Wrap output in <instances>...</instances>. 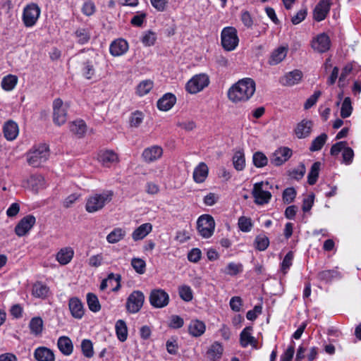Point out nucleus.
<instances>
[{
	"label": "nucleus",
	"instance_id": "de8ad7c7",
	"mask_svg": "<svg viewBox=\"0 0 361 361\" xmlns=\"http://www.w3.org/2000/svg\"><path fill=\"white\" fill-rule=\"evenodd\" d=\"M75 35L77 39V42L80 44L87 43L90 39V33L87 28H78L75 32Z\"/></svg>",
	"mask_w": 361,
	"mask_h": 361
},
{
	"label": "nucleus",
	"instance_id": "a18cd8bd",
	"mask_svg": "<svg viewBox=\"0 0 361 361\" xmlns=\"http://www.w3.org/2000/svg\"><path fill=\"white\" fill-rule=\"evenodd\" d=\"M87 302L89 309L93 312H97L101 310V305L96 295L89 293L87 295Z\"/></svg>",
	"mask_w": 361,
	"mask_h": 361
},
{
	"label": "nucleus",
	"instance_id": "473e14b6",
	"mask_svg": "<svg viewBox=\"0 0 361 361\" xmlns=\"http://www.w3.org/2000/svg\"><path fill=\"white\" fill-rule=\"evenodd\" d=\"M252 328L250 326L245 328L241 331L240 335V345L243 348H246L249 345H251L253 346L256 345L257 341L255 338V337H253L252 336Z\"/></svg>",
	"mask_w": 361,
	"mask_h": 361
},
{
	"label": "nucleus",
	"instance_id": "338daca9",
	"mask_svg": "<svg viewBox=\"0 0 361 361\" xmlns=\"http://www.w3.org/2000/svg\"><path fill=\"white\" fill-rule=\"evenodd\" d=\"M102 254H97L91 256L88 259V264L90 267L97 268L103 264Z\"/></svg>",
	"mask_w": 361,
	"mask_h": 361
},
{
	"label": "nucleus",
	"instance_id": "9b49d317",
	"mask_svg": "<svg viewBox=\"0 0 361 361\" xmlns=\"http://www.w3.org/2000/svg\"><path fill=\"white\" fill-rule=\"evenodd\" d=\"M150 305L155 308H163L169 303V295L163 289L156 288L150 292L149 297Z\"/></svg>",
	"mask_w": 361,
	"mask_h": 361
},
{
	"label": "nucleus",
	"instance_id": "49530a36",
	"mask_svg": "<svg viewBox=\"0 0 361 361\" xmlns=\"http://www.w3.org/2000/svg\"><path fill=\"white\" fill-rule=\"evenodd\" d=\"M252 162L257 168H262L267 165L268 158L263 152H257L252 156Z\"/></svg>",
	"mask_w": 361,
	"mask_h": 361
},
{
	"label": "nucleus",
	"instance_id": "5fc2aeb1",
	"mask_svg": "<svg viewBox=\"0 0 361 361\" xmlns=\"http://www.w3.org/2000/svg\"><path fill=\"white\" fill-rule=\"evenodd\" d=\"M83 77L87 80H91L95 75V69L91 61H86L83 63L81 70Z\"/></svg>",
	"mask_w": 361,
	"mask_h": 361
},
{
	"label": "nucleus",
	"instance_id": "680f3d73",
	"mask_svg": "<svg viewBox=\"0 0 361 361\" xmlns=\"http://www.w3.org/2000/svg\"><path fill=\"white\" fill-rule=\"evenodd\" d=\"M296 196V191L293 188H288L283 192V200L285 203L292 202Z\"/></svg>",
	"mask_w": 361,
	"mask_h": 361
},
{
	"label": "nucleus",
	"instance_id": "ddd939ff",
	"mask_svg": "<svg viewBox=\"0 0 361 361\" xmlns=\"http://www.w3.org/2000/svg\"><path fill=\"white\" fill-rule=\"evenodd\" d=\"M36 223V219L33 215L29 214L21 219L15 227V233L18 237L27 235Z\"/></svg>",
	"mask_w": 361,
	"mask_h": 361
},
{
	"label": "nucleus",
	"instance_id": "3c124183",
	"mask_svg": "<svg viewBox=\"0 0 361 361\" xmlns=\"http://www.w3.org/2000/svg\"><path fill=\"white\" fill-rule=\"evenodd\" d=\"M81 350L83 355L91 358L94 355L93 344L89 339H84L81 342Z\"/></svg>",
	"mask_w": 361,
	"mask_h": 361
},
{
	"label": "nucleus",
	"instance_id": "5701e85b",
	"mask_svg": "<svg viewBox=\"0 0 361 361\" xmlns=\"http://www.w3.org/2000/svg\"><path fill=\"white\" fill-rule=\"evenodd\" d=\"M74 256V250L71 247L61 248L56 255V260L62 266L68 264Z\"/></svg>",
	"mask_w": 361,
	"mask_h": 361
},
{
	"label": "nucleus",
	"instance_id": "72a5a7b5",
	"mask_svg": "<svg viewBox=\"0 0 361 361\" xmlns=\"http://www.w3.org/2000/svg\"><path fill=\"white\" fill-rule=\"evenodd\" d=\"M317 278L319 280L329 283L334 279H340L342 274L337 269L324 270L318 273Z\"/></svg>",
	"mask_w": 361,
	"mask_h": 361
},
{
	"label": "nucleus",
	"instance_id": "cd10ccee",
	"mask_svg": "<svg viewBox=\"0 0 361 361\" xmlns=\"http://www.w3.org/2000/svg\"><path fill=\"white\" fill-rule=\"evenodd\" d=\"M176 98L171 93L165 94L157 102V108L164 111L170 110L176 104Z\"/></svg>",
	"mask_w": 361,
	"mask_h": 361
},
{
	"label": "nucleus",
	"instance_id": "c85d7f7f",
	"mask_svg": "<svg viewBox=\"0 0 361 361\" xmlns=\"http://www.w3.org/2000/svg\"><path fill=\"white\" fill-rule=\"evenodd\" d=\"M288 47L281 46L275 49L271 54L269 63L271 66L277 65L286 57L288 54Z\"/></svg>",
	"mask_w": 361,
	"mask_h": 361
},
{
	"label": "nucleus",
	"instance_id": "69168bd1",
	"mask_svg": "<svg viewBox=\"0 0 361 361\" xmlns=\"http://www.w3.org/2000/svg\"><path fill=\"white\" fill-rule=\"evenodd\" d=\"M322 92L319 90L315 91L312 95H311L305 102L304 108L309 109L312 107L317 102L319 97L321 96Z\"/></svg>",
	"mask_w": 361,
	"mask_h": 361
},
{
	"label": "nucleus",
	"instance_id": "37998d69",
	"mask_svg": "<svg viewBox=\"0 0 361 361\" xmlns=\"http://www.w3.org/2000/svg\"><path fill=\"white\" fill-rule=\"evenodd\" d=\"M154 82L151 80H145L141 81L137 86L136 94L142 97L148 94L153 88Z\"/></svg>",
	"mask_w": 361,
	"mask_h": 361
},
{
	"label": "nucleus",
	"instance_id": "423d86ee",
	"mask_svg": "<svg viewBox=\"0 0 361 361\" xmlns=\"http://www.w3.org/2000/svg\"><path fill=\"white\" fill-rule=\"evenodd\" d=\"M145 297L141 290H133L127 298L126 310L130 314H136L142 309Z\"/></svg>",
	"mask_w": 361,
	"mask_h": 361
},
{
	"label": "nucleus",
	"instance_id": "aec40b11",
	"mask_svg": "<svg viewBox=\"0 0 361 361\" xmlns=\"http://www.w3.org/2000/svg\"><path fill=\"white\" fill-rule=\"evenodd\" d=\"M68 307L73 317L75 319H81L85 314V308L81 300L73 297L70 298L68 302Z\"/></svg>",
	"mask_w": 361,
	"mask_h": 361
},
{
	"label": "nucleus",
	"instance_id": "0eeeda50",
	"mask_svg": "<svg viewBox=\"0 0 361 361\" xmlns=\"http://www.w3.org/2000/svg\"><path fill=\"white\" fill-rule=\"evenodd\" d=\"M41 13L40 8L37 4L31 3L24 8L22 14V20L26 27H32L37 23Z\"/></svg>",
	"mask_w": 361,
	"mask_h": 361
},
{
	"label": "nucleus",
	"instance_id": "a211bd4d",
	"mask_svg": "<svg viewBox=\"0 0 361 361\" xmlns=\"http://www.w3.org/2000/svg\"><path fill=\"white\" fill-rule=\"evenodd\" d=\"M302 73L300 70H293L286 73L280 78V83L283 86L291 87L298 84L302 78Z\"/></svg>",
	"mask_w": 361,
	"mask_h": 361
},
{
	"label": "nucleus",
	"instance_id": "2eb2a0df",
	"mask_svg": "<svg viewBox=\"0 0 361 361\" xmlns=\"http://www.w3.org/2000/svg\"><path fill=\"white\" fill-rule=\"evenodd\" d=\"M163 148L159 145H152L145 148L142 153V158L145 163L154 162L163 155Z\"/></svg>",
	"mask_w": 361,
	"mask_h": 361
},
{
	"label": "nucleus",
	"instance_id": "e433bc0d",
	"mask_svg": "<svg viewBox=\"0 0 361 361\" xmlns=\"http://www.w3.org/2000/svg\"><path fill=\"white\" fill-rule=\"evenodd\" d=\"M115 330L118 339L124 342L128 338V327L126 323L123 319H118L115 324Z\"/></svg>",
	"mask_w": 361,
	"mask_h": 361
},
{
	"label": "nucleus",
	"instance_id": "a19ab883",
	"mask_svg": "<svg viewBox=\"0 0 361 361\" xmlns=\"http://www.w3.org/2000/svg\"><path fill=\"white\" fill-rule=\"evenodd\" d=\"M233 164L237 171H243L245 167V157L243 150L239 149L235 152L233 157Z\"/></svg>",
	"mask_w": 361,
	"mask_h": 361
},
{
	"label": "nucleus",
	"instance_id": "9d476101",
	"mask_svg": "<svg viewBox=\"0 0 361 361\" xmlns=\"http://www.w3.org/2000/svg\"><path fill=\"white\" fill-rule=\"evenodd\" d=\"M209 79L204 73L194 75L186 84V90L190 94H196L207 87Z\"/></svg>",
	"mask_w": 361,
	"mask_h": 361
},
{
	"label": "nucleus",
	"instance_id": "79ce46f5",
	"mask_svg": "<svg viewBox=\"0 0 361 361\" xmlns=\"http://www.w3.org/2000/svg\"><path fill=\"white\" fill-rule=\"evenodd\" d=\"M328 139V135L326 133H322L319 136L316 137L310 146V151L317 152L322 149L323 146L325 145Z\"/></svg>",
	"mask_w": 361,
	"mask_h": 361
},
{
	"label": "nucleus",
	"instance_id": "603ef678",
	"mask_svg": "<svg viewBox=\"0 0 361 361\" xmlns=\"http://www.w3.org/2000/svg\"><path fill=\"white\" fill-rule=\"evenodd\" d=\"M320 169V163L319 162H314L310 169V171L309 172L307 178H308V183L311 185L316 183L317 180V178L319 176V171Z\"/></svg>",
	"mask_w": 361,
	"mask_h": 361
},
{
	"label": "nucleus",
	"instance_id": "052dcab7",
	"mask_svg": "<svg viewBox=\"0 0 361 361\" xmlns=\"http://www.w3.org/2000/svg\"><path fill=\"white\" fill-rule=\"evenodd\" d=\"M143 114L140 111H135L133 113L130 118V125L131 127H138L143 121Z\"/></svg>",
	"mask_w": 361,
	"mask_h": 361
},
{
	"label": "nucleus",
	"instance_id": "4468645a",
	"mask_svg": "<svg viewBox=\"0 0 361 361\" xmlns=\"http://www.w3.org/2000/svg\"><path fill=\"white\" fill-rule=\"evenodd\" d=\"M292 156V150L286 147H279L270 157L271 164L279 166L286 162Z\"/></svg>",
	"mask_w": 361,
	"mask_h": 361
},
{
	"label": "nucleus",
	"instance_id": "a878e982",
	"mask_svg": "<svg viewBox=\"0 0 361 361\" xmlns=\"http://www.w3.org/2000/svg\"><path fill=\"white\" fill-rule=\"evenodd\" d=\"M57 347L59 351L65 356H69L73 353V344L68 336H60L57 341Z\"/></svg>",
	"mask_w": 361,
	"mask_h": 361
},
{
	"label": "nucleus",
	"instance_id": "2f4dec72",
	"mask_svg": "<svg viewBox=\"0 0 361 361\" xmlns=\"http://www.w3.org/2000/svg\"><path fill=\"white\" fill-rule=\"evenodd\" d=\"M126 228L121 227L114 228L107 235L106 241L110 244H116L123 240L126 236Z\"/></svg>",
	"mask_w": 361,
	"mask_h": 361
},
{
	"label": "nucleus",
	"instance_id": "f03ea898",
	"mask_svg": "<svg viewBox=\"0 0 361 361\" xmlns=\"http://www.w3.org/2000/svg\"><path fill=\"white\" fill-rule=\"evenodd\" d=\"M113 197L114 192L111 190L93 192L86 198L85 210L88 213L99 212L112 200Z\"/></svg>",
	"mask_w": 361,
	"mask_h": 361
},
{
	"label": "nucleus",
	"instance_id": "c03bdc74",
	"mask_svg": "<svg viewBox=\"0 0 361 361\" xmlns=\"http://www.w3.org/2000/svg\"><path fill=\"white\" fill-rule=\"evenodd\" d=\"M353 108L352 106L351 99L349 97H345L341 107V116L343 118H346L350 116L352 114Z\"/></svg>",
	"mask_w": 361,
	"mask_h": 361
},
{
	"label": "nucleus",
	"instance_id": "39448f33",
	"mask_svg": "<svg viewBox=\"0 0 361 361\" xmlns=\"http://www.w3.org/2000/svg\"><path fill=\"white\" fill-rule=\"evenodd\" d=\"M221 44L227 51L235 50L239 44V37L235 27L228 26L223 28L221 32Z\"/></svg>",
	"mask_w": 361,
	"mask_h": 361
},
{
	"label": "nucleus",
	"instance_id": "7ed1b4c3",
	"mask_svg": "<svg viewBox=\"0 0 361 361\" xmlns=\"http://www.w3.org/2000/svg\"><path fill=\"white\" fill-rule=\"evenodd\" d=\"M271 188V186L267 181L255 183L252 190L255 203L258 205L268 204L272 197L269 191Z\"/></svg>",
	"mask_w": 361,
	"mask_h": 361
},
{
	"label": "nucleus",
	"instance_id": "1a4fd4ad",
	"mask_svg": "<svg viewBox=\"0 0 361 361\" xmlns=\"http://www.w3.org/2000/svg\"><path fill=\"white\" fill-rule=\"evenodd\" d=\"M68 105L60 98L53 102V121L56 125L61 126L67 121Z\"/></svg>",
	"mask_w": 361,
	"mask_h": 361
},
{
	"label": "nucleus",
	"instance_id": "8fccbe9b",
	"mask_svg": "<svg viewBox=\"0 0 361 361\" xmlns=\"http://www.w3.org/2000/svg\"><path fill=\"white\" fill-rule=\"evenodd\" d=\"M178 293L180 298L185 302H190L193 298V293L191 288L189 286H180L178 288Z\"/></svg>",
	"mask_w": 361,
	"mask_h": 361
},
{
	"label": "nucleus",
	"instance_id": "412c9836",
	"mask_svg": "<svg viewBox=\"0 0 361 361\" xmlns=\"http://www.w3.org/2000/svg\"><path fill=\"white\" fill-rule=\"evenodd\" d=\"M209 175V168L204 162H200L194 169L192 173L193 180L196 183H202L207 178Z\"/></svg>",
	"mask_w": 361,
	"mask_h": 361
},
{
	"label": "nucleus",
	"instance_id": "13d9d810",
	"mask_svg": "<svg viewBox=\"0 0 361 361\" xmlns=\"http://www.w3.org/2000/svg\"><path fill=\"white\" fill-rule=\"evenodd\" d=\"M238 225L239 229L245 233L250 232L252 228L251 219L244 216H240L238 219Z\"/></svg>",
	"mask_w": 361,
	"mask_h": 361
},
{
	"label": "nucleus",
	"instance_id": "e2e57ef3",
	"mask_svg": "<svg viewBox=\"0 0 361 361\" xmlns=\"http://www.w3.org/2000/svg\"><path fill=\"white\" fill-rule=\"evenodd\" d=\"M156 35L154 32L148 31L145 33L142 37V42L145 46H152L156 41Z\"/></svg>",
	"mask_w": 361,
	"mask_h": 361
},
{
	"label": "nucleus",
	"instance_id": "4c0bfd02",
	"mask_svg": "<svg viewBox=\"0 0 361 361\" xmlns=\"http://www.w3.org/2000/svg\"><path fill=\"white\" fill-rule=\"evenodd\" d=\"M49 293V287L42 282H37L32 287V295L38 298L44 299Z\"/></svg>",
	"mask_w": 361,
	"mask_h": 361
},
{
	"label": "nucleus",
	"instance_id": "c756f323",
	"mask_svg": "<svg viewBox=\"0 0 361 361\" xmlns=\"http://www.w3.org/2000/svg\"><path fill=\"white\" fill-rule=\"evenodd\" d=\"M3 132L4 137L7 140H14L17 137L19 133L18 126L16 122L13 121H8L4 124Z\"/></svg>",
	"mask_w": 361,
	"mask_h": 361
},
{
	"label": "nucleus",
	"instance_id": "774afa93",
	"mask_svg": "<svg viewBox=\"0 0 361 361\" xmlns=\"http://www.w3.org/2000/svg\"><path fill=\"white\" fill-rule=\"evenodd\" d=\"M342 156L343 162L346 165H349L353 160L354 152L350 147H346L342 153Z\"/></svg>",
	"mask_w": 361,
	"mask_h": 361
},
{
	"label": "nucleus",
	"instance_id": "0e129e2a",
	"mask_svg": "<svg viewBox=\"0 0 361 361\" xmlns=\"http://www.w3.org/2000/svg\"><path fill=\"white\" fill-rule=\"evenodd\" d=\"M184 324V320L178 315H172L170 317L169 326L172 329H180Z\"/></svg>",
	"mask_w": 361,
	"mask_h": 361
},
{
	"label": "nucleus",
	"instance_id": "bb28decb",
	"mask_svg": "<svg viewBox=\"0 0 361 361\" xmlns=\"http://www.w3.org/2000/svg\"><path fill=\"white\" fill-rule=\"evenodd\" d=\"M224 348L219 342L213 343L208 348L206 355L210 361H219L223 354Z\"/></svg>",
	"mask_w": 361,
	"mask_h": 361
},
{
	"label": "nucleus",
	"instance_id": "6e6552de",
	"mask_svg": "<svg viewBox=\"0 0 361 361\" xmlns=\"http://www.w3.org/2000/svg\"><path fill=\"white\" fill-rule=\"evenodd\" d=\"M197 231L202 237L208 238L213 235L215 228V221L211 215H201L197 219Z\"/></svg>",
	"mask_w": 361,
	"mask_h": 361
},
{
	"label": "nucleus",
	"instance_id": "ea45409f",
	"mask_svg": "<svg viewBox=\"0 0 361 361\" xmlns=\"http://www.w3.org/2000/svg\"><path fill=\"white\" fill-rule=\"evenodd\" d=\"M69 128L73 133L80 137L83 136L87 131V126L82 120H76L70 123Z\"/></svg>",
	"mask_w": 361,
	"mask_h": 361
},
{
	"label": "nucleus",
	"instance_id": "f257e3e1",
	"mask_svg": "<svg viewBox=\"0 0 361 361\" xmlns=\"http://www.w3.org/2000/svg\"><path fill=\"white\" fill-rule=\"evenodd\" d=\"M256 90V83L252 78H244L233 84L228 90V99L234 103H244L249 101Z\"/></svg>",
	"mask_w": 361,
	"mask_h": 361
},
{
	"label": "nucleus",
	"instance_id": "4d7b16f0",
	"mask_svg": "<svg viewBox=\"0 0 361 361\" xmlns=\"http://www.w3.org/2000/svg\"><path fill=\"white\" fill-rule=\"evenodd\" d=\"M269 245V240L265 235H259L255 238V246L259 251L265 250Z\"/></svg>",
	"mask_w": 361,
	"mask_h": 361
},
{
	"label": "nucleus",
	"instance_id": "20e7f679",
	"mask_svg": "<svg viewBox=\"0 0 361 361\" xmlns=\"http://www.w3.org/2000/svg\"><path fill=\"white\" fill-rule=\"evenodd\" d=\"M49 156V147L47 145L42 144L33 147L27 153V161L29 165L38 167L48 159Z\"/></svg>",
	"mask_w": 361,
	"mask_h": 361
},
{
	"label": "nucleus",
	"instance_id": "7c9ffc66",
	"mask_svg": "<svg viewBox=\"0 0 361 361\" xmlns=\"http://www.w3.org/2000/svg\"><path fill=\"white\" fill-rule=\"evenodd\" d=\"M152 231V225L150 223H145L136 228L131 236L134 241L144 239Z\"/></svg>",
	"mask_w": 361,
	"mask_h": 361
},
{
	"label": "nucleus",
	"instance_id": "6ab92c4d",
	"mask_svg": "<svg viewBox=\"0 0 361 361\" xmlns=\"http://www.w3.org/2000/svg\"><path fill=\"white\" fill-rule=\"evenodd\" d=\"M331 0H321L314 10V18L319 22L325 19L329 12Z\"/></svg>",
	"mask_w": 361,
	"mask_h": 361
},
{
	"label": "nucleus",
	"instance_id": "bf43d9fd",
	"mask_svg": "<svg viewBox=\"0 0 361 361\" xmlns=\"http://www.w3.org/2000/svg\"><path fill=\"white\" fill-rule=\"evenodd\" d=\"M353 66L350 64L346 65L342 70L340 77L338 78V86L341 88H343L347 82L346 78L351 73Z\"/></svg>",
	"mask_w": 361,
	"mask_h": 361
},
{
	"label": "nucleus",
	"instance_id": "393cba45",
	"mask_svg": "<svg viewBox=\"0 0 361 361\" xmlns=\"http://www.w3.org/2000/svg\"><path fill=\"white\" fill-rule=\"evenodd\" d=\"M128 50V44L127 41L123 39L114 41L109 47L110 54L114 56H120L124 54Z\"/></svg>",
	"mask_w": 361,
	"mask_h": 361
},
{
	"label": "nucleus",
	"instance_id": "f3484780",
	"mask_svg": "<svg viewBox=\"0 0 361 361\" xmlns=\"http://www.w3.org/2000/svg\"><path fill=\"white\" fill-rule=\"evenodd\" d=\"M312 127V121L303 119L296 125L294 130L295 135L298 139L306 138L310 135Z\"/></svg>",
	"mask_w": 361,
	"mask_h": 361
},
{
	"label": "nucleus",
	"instance_id": "09e8293b",
	"mask_svg": "<svg viewBox=\"0 0 361 361\" xmlns=\"http://www.w3.org/2000/svg\"><path fill=\"white\" fill-rule=\"evenodd\" d=\"M294 259V254L292 251H289L286 256L284 257L281 264V271L285 275L288 273L290 267L293 264V261Z\"/></svg>",
	"mask_w": 361,
	"mask_h": 361
},
{
	"label": "nucleus",
	"instance_id": "4be33fe9",
	"mask_svg": "<svg viewBox=\"0 0 361 361\" xmlns=\"http://www.w3.org/2000/svg\"><path fill=\"white\" fill-rule=\"evenodd\" d=\"M206 331V325L204 322L199 319H192L188 325V334L192 337H200Z\"/></svg>",
	"mask_w": 361,
	"mask_h": 361
},
{
	"label": "nucleus",
	"instance_id": "f8f14e48",
	"mask_svg": "<svg viewBox=\"0 0 361 361\" xmlns=\"http://www.w3.org/2000/svg\"><path fill=\"white\" fill-rule=\"evenodd\" d=\"M310 44L314 51L322 54L330 49L331 43L329 35L323 32L313 37Z\"/></svg>",
	"mask_w": 361,
	"mask_h": 361
},
{
	"label": "nucleus",
	"instance_id": "b1692460",
	"mask_svg": "<svg viewBox=\"0 0 361 361\" xmlns=\"http://www.w3.org/2000/svg\"><path fill=\"white\" fill-rule=\"evenodd\" d=\"M37 361H55V355L52 350L40 346L37 348L33 353Z\"/></svg>",
	"mask_w": 361,
	"mask_h": 361
},
{
	"label": "nucleus",
	"instance_id": "6e6d98bb",
	"mask_svg": "<svg viewBox=\"0 0 361 361\" xmlns=\"http://www.w3.org/2000/svg\"><path fill=\"white\" fill-rule=\"evenodd\" d=\"M243 271V265L240 263L230 262L225 268L224 272L230 276H235Z\"/></svg>",
	"mask_w": 361,
	"mask_h": 361
},
{
	"label": "nucleus",
	"instance_id": "f704fd0d",
	"mask_svg": "<svg viewBox=\"0 0 361 361\" xmlns=\"http://www.w3.org/2000/svg\"><path fill=\"white\" fill-rule=\"evenodd\" d=\"M27 184L32 191L37 192L45 187V180L41 175H32L27 180Z\"/></svg>",
	"mask_w": 361,
	"mask_h": 361
},
{
	"label": "nucleus",
	"instance_id": "864d4df0",
	"mask_svg": "<svg viewBox=\"0 0 361 361\" xmlns=\"http://www.w3.org/2000/svg\"><path fill=\"white\" fill-rule=\"evenodd\" d=\"M131 266L139 274H143L146 271V262L141 258L133 257L131 259Z\"/></svg>",
	"mask_w": 361,
	"mask_h": 361
},
{
	"label": "nucleus",
	"instance_id": "58836bf2",
	"mask_svg": "<svg viewBox=\"0 0 361 361\" xmlns=\"http://www.w3.org/2000/svg\"><path fill=\"white\" fill-rule=\"evenodd\" d=\"M18 81V79L16 75L8 74L2 78L1 85L5 91L9 92L16 87Z\"/></svg>",
	"mask_w": 361,
	"mask_h": 361
},
{
	"label": "nucleus",
	"instance_id": "dca6fc26",
	"mask_svg": "<svg viewBox=\"0 0 361 361\" xmlns=\"http://www.w3.org/2000/svg\"><path fill=\"white\" fill-rule=\"evenodd\" d=\"M98 161L104 167H111L118 162V154L112 150H102L97 154Z\"/></svg>",
	"mask_w": 361,
	"mask_h": 361
},
{
	"label": "nucleus",
	"instance_id": "c9c22d12",
	"mask_svg": "<svg viewBox=\"0 0 361 361\" xmlns=\"http://www.w3.org/2000/svg\"><path fill=\"white\" fill-rule=\"evenodd\" d=\"M29 329L31 334L35 336H41L44 329V322L42 319L40 317L32 318L29 323Z\"/></svg>",
	"mask_w": 361,
	"mask_h": 361
}]
</instances>
